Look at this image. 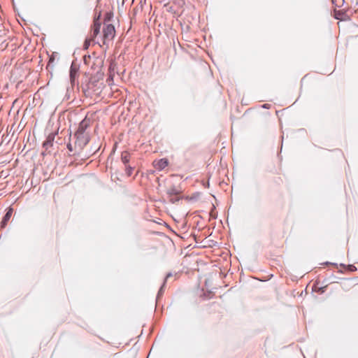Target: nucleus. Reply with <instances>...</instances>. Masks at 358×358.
Returning a JSON list of instances; mask_svg holds the SVG:
<instances>
[{"mask_svg": "<svg viewBox=\"0 0 358 358\" xmlns=\"http://www.w3.org/2000/svg\"><path fill=\"white\" fill-rule=\"evenodd\" d=\"M169 164L168 160L166 158L161 159L155 162V167L157 169L162 170Z\"/></svg>", "mask_w": 358, "mask_h": 358, "instance_id": "nucleus-7", "label": "nucleus"}, {"mask_svg": "<svg viewBox=\"0 0 358 358\" xmlns=\"http://www.w3.org/2000/svg\"><path fill=\"white\" fill-rule=\"evenodd\" d=\"M84 61L85 63L87 62V57L86 56H85V57H84Z\"/></svg>", "mask_w": 358, "mask_h": 358, "instance_id": "nucleus-17", "label": "nucleus"}, {"mask_svg": "<svg viewBox=\"0 0 358 358\" xmlns=\"http://www.w3.org/2000/svg\"><path fill=\"white\" fill-rule=\"evenodd\" d=\"M103 43H106V41H111L115 35V27L111 24H106L103 27Z\"/></svg>", "mask_w": 358, "mask_h": 358, "instance_id": "nucleus-2", "label": "nucleus"}, {"mask_svg": "<svg viewBox=\"0 0 358 358\" xmlns=\"http://www.w3.org/2000/svg\"><path fill=\"white\" fill-rule=\"evenodd\" d=\"M100 16H101V15L99 14L98 15L97 18H95L94 20V25H93L92 34V38L96 37L100 31V27H101V23L99 22Z\"/></svg>", "mask_w": 358, "mask_h": 358, "instance_id": "nucleus-4", "label": "nucleus"}, {"mask_svg": "<svg viewBox=\"0 0 358 358\" xmlns=\"http://www.w3.org/2000/svg\"><path fill=\"white\" fill-rule=\"evenodd\" d=\"M54 59H54L53 57H50V61H49V63H48V66L50 65V63H51V62H54Z\"/></svg>", "mask_w": 358, "mask_h": 358, "instance_id": "nucleus-15", "label": "nucleus"}, {"mask_svg": "<svg viewBox=\"0 0 358 358\" xmlns=\"http://www.w3.org/2000/svg\"><path fill=\"white\" fill-rule=\"evenodd\" d=\"M134 170V168L131 167L130 165L125 166V172L127 176H131L132 174V171Z\"/></svg>", "mask_w": 358, "mask_h": 358, "instance_id": "nucleus-11", "label": "nucleus"}, {"mask_svg": "<svg viewBox=\"0 0 358 358\" xmlns=\"http://www.w3.org/2000/svg\"><path fill=\"white\" fill-rule=\"evenodd\" d=\"M89 45H90V41L89 40H85V41L84 43V48L85 49H87Z\"/></svg>", "mask_w": 358, "mask_h": 358, "instance_id": "nucleus-14", "label": "nucleus"}, {"mask_svg": "<svg viewBox=\"0 0 358 358\" xmlns=\"http://www.w3.org/2000/svg\"><path fill=\"white\" fill-rule=\"evenodd\" d=\"M171 276H172V274H171V273H168V274L166 275V278H165V279H164V284H163V285H162V286L160 287V289H159V291L158 295H159V294H161L162 293L163 288H164V285H165V283H166V280H167L169 277H171Z\"/></svg>", "mask_w": 358, "mask_h": 358, "instance_id": "nucleus-12", "label": "nucleus"}, {"mask_svg": "<svg viewBox=\"0 0 358 358\" xmlns=\"http://www.w3.org/2000/svg\"><path fill=\"white\" fill-rule=\"evenodd\" d=\"M90 126V120L85 118L79 124L77 131L75 133L88 134L85 132L87 128Z\"/></svg>", "mask_w": 358, "mask_h": 358, "instance_id": "nucleus-3", "label": "nucleus"}, {"mask_svg": "<svg viewBox=\"0 0 358 358\" xmlns=\"http://www.w3.org/2000/svg\"><path fill=\"white\" fill-rule=\"evenodd\" d=\"M263 107H264V108H267L266 104H264V105L263 106Z\"/></svg>", "mask_w": 358, "mask_h": 358, "instance_id": "nucleus-18", "label": "nucleus"}, {"mask_svg": "<svg viewBox=\"0 0 358 358\" xmlns=\"http://www.w3.org/2000/svg\"><path fill=\"white\" fill-rule=\"evenodd\" d=\"M112 16H113V14L111 13H107L106 14V16H105V18H104L105 22L110 21L111 17H112Z\"/></svg>", "mask_w": 358, "mask_h": 358, "instance_id": "nucleus-13", "label": "nucleus"}, {"mask_svg": "<svg viewBox=\"0 0 358 358\" xmlns=\"http://www.w3.org/2000/svg\"><path fill=\"white\" fill-rule=\"evenodd\" d=\"M89 134L75 133L73 137V145L69 142L66 147L69 152H73V155L79 154L90 141Z\"/></svg>", "mask_w": 358, "mask_h": 358, "instance_id": "nucleus-1", "label": "nucleus"}, {"mask_svg": "<svg viewBox=\"0 0 358 358\" xmlns=\"http://www.w3.org/2000/svg\"><path fill=\"white\" fill-rule=\"evenodd\" d=\"M121 160L124 166L128 165L130 160V154L127 151L122 152L121 154Z\"/></svg>", "mask_w": 358, "mask_h": 358, "instance_id": "nucleus-9", "label": "nucleus"}, {"mask_svg": "<svg viewBox=\"0 0 358 358\" xmlns=\"http://www.w3.org/2000/svg\"><path fill=\"white\" fill-rule=\"evenodd\" d=\"M55 136L53 134H50L46 140L43 143V147L45 148V150H48L49 147L52 146V143L54 141Z\"/></svg>", "mask_w": 358, "mask_h": 358, "instance_id": "nucleus-8", "label": "nucleus"}, {"mask_svg": "<svg viewBox=\"0 0 358 358\" xmlns=\"http://www.w3.org/2000/svg\"><path fill=\"white\" fill-rule=\"evenodd\" d=\"M78 69L74 66L73 65H71L70 68V72H69V76H70V81L72 85L75 84V81L78 75Z\"/></svg>", "mask_w": 358, "mask_h": 358, "instance_id": "nucleus-6", "label": "nucleus"}, {"mask_svg": "<svg viewBox=\"0 0 358 358\" xmlns=\"http://www.w3.org/2000/svg\"><path fill=\"white\" fill-rule=\"evenodd\" d=\"M166 192L169 196H176L180 194V191L175 186L170 187Z\"/></svg>", "mask_w": 358, "mask_h": 358, "instance_id": "nucleus-10", "label": "nucleus"}, {"mask_svg": "<svg viewBox=\"0 0 358 358\" xmlns=\"http://www.w3.org/2000/svg\"><path fill=\"white\" fill-rule=\"evenodd\" d=\"M171 201L172 203H174L175 201H178V199H176L175 200L173 199H171Z\"/></svg>", "mask_w": 358, "mask_h": 358, "instance_id": "nucleus-16", "label": "nucleus"}, {"mask_svg": "<svg viewBox=\"0 0 358 358\" xmlns=\"http://www.w3.org/2000/svg\"><path fill=\"white\" fill-rule=\"evenodd\" d=\"M12 213H13V209L11 208H10L6 213L5 215L3 216V217L2 219V221L0 223V228H4L6 226L8 222L9 221V220L12 215Z\"/></svg>", "mask_w": 358, "mask_h": 358, "instance_id": "nucleus-5", "label": "nucleus"}]
</instances>
